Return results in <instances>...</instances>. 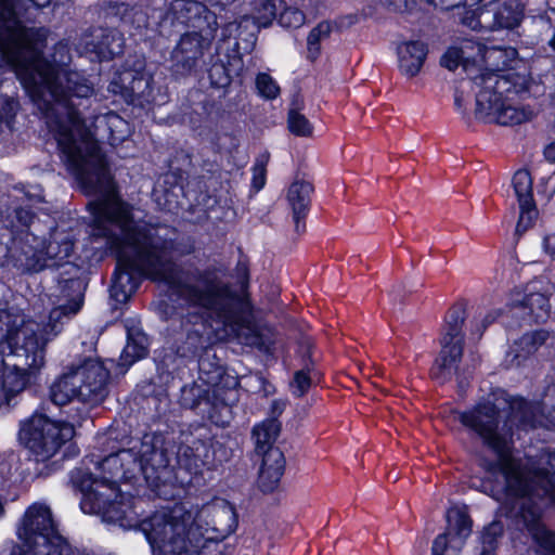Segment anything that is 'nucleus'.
Returning <instances> with one entry per match:
<instances>
[{
	"label": "nucleus",
	"mask_w": 555,
	"mask_h": 555,
	"mask_svg": "<svg viewBox=\"0 0 555 555\" xmlns=\"http://www.w3.org/2000/svg\"><path fill=\"white\" fill-rule=\"evenodd\" d=\"M517 51L512 47H487L473 39L451 47L441 57L450 70L463 67L475 92V116L485 122L514 126L531 120L537 111L515 103L528 93L538 96L544 88L525 73L513 72Z\"/></svg>",
	"instance_id": "obj_1"
},
{
	"label": "nucleus",
	"mask_w": 555,
	"mask_h": 555,
	"mask_svg": "<svg viewBox=\"0 0 555 555\" xmlns=\"http://www.w3.org/2000/svg\"><path fill=\"white\" fill-rule=\"evenodd\" d=\"M142 474L152 487H158L169 475L166 453L154 446L152 437H144L139 447L124 449L106 456L101 463L77 467L70 473V482L80 490V507L86 514H101L107 522L132 528L137 514L129 499L118 488L120 480H131Z\"/></svg>",
	"instance_id": "obj_2"
},
{
	"label": "nucleus",
	"mask_w": 555,
	"mask_h": 555,
	"mask_svg": "<svg viewBox=\"0 0 555 555\" xmlns=\"http://www.w3.org/2000/svg\"><path fill=\"white\" fill-rule=\"evenodd\" d=\"M62 293L66 302H60L43 325L29 320L15 332L11 353L3 360L0 380V402L25 389L33 375L44 364V347L62 330V318L75 315L82 306L81 283L77 280L65 282Z\"/></svg>",
	"instance_id": "obj_3"
},
{
	"label": "nucleus",
	"mask_w": 555,
	"mask_h": 555,
	"mask_svg": "<svg viewBox=\"0 0 555 555\" xmlns=\"http://www.w3.org/2000/svg\"><path fill=\"white\" fill-rule=\"evenodd\" d=\"M547 468L537 467L533 463L515 459H502L501 476L504 479V500L516 501L512 511L518 506L519 514L532 539L542 550L555 555V532L547 530L539 521L541 508L534 499L547 496L555 502V453L542 461Z\"/></svg>",
	"instance_id": "obj_4"
},
{
	"label": "nucleus",
	"mask_w": 555,
	"mask_h": 555,
	"mask_svg": "<svg viewBox=\"0 0 555 555\" xmlns=\"http://www.w3.org/2000/svg\"><path fill=\"white\" fill-rule=\"evenodd\" d=\"M194 512L189 504L155 513L144 521L142 531L153 552L163 555L201 554L202 539L195 531Z\"/></svg>",
	"instance_id": "obj_5"
},
{
	"label": "nucleus",
	"mask_w": 555,
	"mask_h": 555,
	"mask_svg": "<svg viewBox=\"0 0 555 555\" xmlns=\"http://www.w3.org/2000/svg\"><path fill=\"white\" fill-rule=\"evenodd\" d=\"M109 373L96 360L69 367L50 387L53 403L64 405L77 401L82 404L78 410L79 418L87 416L89 408L99 404L107 393Z\"/></svg>",
	"instance_id": "obj_6"
},
{
	"label": "nucleus",
	"mask_w": 555,
	"mask_h": 555,
	"mask_svg": "<svg viewBox=\"0 0 555 555\" xmlns=\"http://www.w3.org/2000/svg\"><path fill=\"white\" fill-rule=\"evenodd\" d=\"M515 399L511 402V415L507 416L501 408L494 403L491 397L478 402L474 408L459 413V421L468 429L481 438L483 443L499 454L496 464L498 473L501 475L502 459H509L504 455L507 448V440L512 435L514 425L526 427L522 421L521 410L515 406Z\"/></svg>",
	"instance_id": "obj_7"
},
{
	"label": "nucleus",
	"mask_w": 555,
	"mask_h": 555,
	"mask_svg": "<svg viewBox=\"0 0 555 555\" xmlns=\"http://www.w3.org/2000/svg\"><path fill=\"white\" fill-rule=\"evenodd\" d=\"M17 551L11 555H70L77 552L67 538L63 537L44 504L30 506L17 529Z\"/></svg>",
	"instance_id": "obj_8"
},
{
	"label": "nucleus",
	"mask_w": 555,
	"mask_h": 555,
	"mask_svg": "<svg viewBox=\"0 0 555 555\" xmlns=\"http://www.w3.org/2000/svg\"><path fill=\"white\" fill-rule=\"evenodd\" d=\"M76 235L70 229L67 231L56 227L46 245L44 241L31 232H26L14 243L13 257L16 264L26 271H39L44 267L59 264L73 253Z\"/></svg>",
	"instance_id": "obj_9"
},
{
	"label": "nucleus",
	"mask_w": 555,
	"mask_h": 555,
	"mask_svg": "<svg viewBox=\"0 0 555 555\" xmlns=\"http://www.w3.org/2000/svg\"><path fill=\"white\" fill-rule=\"evenodd\" d=\"M74 435L73 424L54 422L42 414H34L21 424L18 438L37 462H46Z\"/></svg>",
	"instance_id": "obj_10"
},
{
	"label": "nucleus",
	"mask_w": 555,
	"mask_h": 555,
	"mask_svg": "<svg viewBox=\"0 0 555 555\" xmlns=\"http://www.w3.org/2000/svg\"><path fill=\"white\" fill-rule=\"evenodd\" d=\"M194 512L195 531L202 539V552H214V546L234 532L237 518L233 506L223 499H216L202 506L190 504Z\"/></svg>",
	"instance_id": "obj_11"
},
{
	"label": "nucleus",
	"mask_w": 555,
	"mask_h": 555,
	"mask_svg": "<svg viewBox=\"0 0 555 555\" xmlns=\"http://www.w3.org/2000/svg\"><path fill=\"white\" fill-rule=\"evenodd\" d=\"M465 318L466 310L462 305L452 307L446 318V325L441 336V351L431 367V377L440 384L453 376L462 358V326Z\"/></svg>",
	"instance_id": "obj_12"
},
{
	"label": "nucleus",
	"mask_w": 555,
	"mask_h": 555,
	"mask_svg": "<svg viewBox=\"0 0 555 555\" xmlns=\"http://www.w3.org/2000/svg\"><path fill=\"white\" fill-rule=\"evenodd\" d=\"M154 15L160 18L157 23L160 33L175 24L193 27V31H201L206 36H214L218 28L216 14L194 0H175L164 15L160 11H154Z\"/></svg>",
	"instance_id": "obj_13"
},
{
	"label": "nucleus",
	"mask_w": 555,
	"mask_h": 555,
	"mask_svg": "<svg viewBox=\"0 0 555 555\" xmlns=\"http://www.w3.org/2000/svg\"><path fill=\"white\" fill-rule=\"evenodd\" d=\"M446 531L433 542V555L461 553L473 532V519L465 505H452L446 512Z\"/></svg>",
	"instance_id": "obj_14"
},
{
	"label": "nucleus",
	"mask_w": 555,
	"mask_h": 555,
	"mask_svg": "<svg viewBox=\"0 0 555 555\" xmlns=\"http://www.w3.org/2000/svg\"><path fill=\"white\" fill-rule=\"evenodd\" d=\"M522 9L517 0H493L481 7L478 20H463L470 29L514 28L520 23Z\"/></svg>",
	"instance_id": "obj_15"
},
{
	"label": "nucleus",
	"mask_w": 555,
	"mask_h": 555,
	"mask_svg": "<svg viewBox=\"0 0 555 555\" xmlns=\"http://www.w3.org/2000/svg\"><path fill=\"white\" fill-rule=\"evenodd\" d=\"M214 36H206L201 31H191L183 35L171 53L172 67L177 73H188L203 56Z\"/></svg>",
	"instance_id": "obj_16"
},
{
	"label": "nucleus",
	"mask_w": 555,
	"mask_h": 555,
	"mask_svg": "<svg viewBox=\"0 0 555 555\" xmlns=\"http://www.w3.org/2000/svg\"><path fill=\"white\" fill-rule=\"evenodd\" d=\"M513 188L517 197L520 215L516 225V232H525L531 227L538 211L533 202L532 179L527 170H518L513 177Z\"/></svg>",
	"instance_id": "obj_17"
},
{
	"label": "nucleus",
	"mask_w": 555,
	"mask_h": 555,
	"mask_svg": "<svg viewBox=\"0 0 555 555\" xmlns=\"http://www.w3.org/2000/svg\"><path fill=\"white\" fill-rule=\"evenodd\" d=\"M553 339L554 336L544 330L524 334L509 347L505 357L506 364L508 366H520L534 354L541 346L547 345L548 340Z\"/></svg>",
	"instance_id": "obj_18"
},
{
	"label": "nucleus",
	"mask_w": 555,
	"mask_h": 555,
	"mask_svg": "<svg viewBox=\"0 0 555 555\" xmlns=\"http://www.w3.org/2000/svg\"><path fill=\"white\" fill-rule=\"evenodd\" d=\"M285 459L281 450H270L261 455L257 487L263 493L274 492L284 473Z\"/></svg>",
	"instance_id": "obj_19"
},
{
	"label": "nucleus",
	"mask_w": 555,
	"mask_h": 555,
	"mask_svg": "<svg viewBox=\"0 0 555 555\" xmlns=\"http://www.w3.org/2000/svg\"><path fill=\"white\" fill-rule=\"evenodd\" d=\"M399 69L406 77L416 76L427 56V47L423 41H403L397 47Z\"/></svg>",
	"instance_id": "obj_20"
},
{
	"label": "nucleus",
	"mask_w": 555,
	"mask_h": 555,
	"mask_svg": "<svg viewBox=\"0 0 555 555\" xmlns=\"http://www.w3.org/2000/svg\"><path fill=\"white\" fill-rule=\"evenodd\" d=\"M312 192V184L302 179H296L288 188L287 201L292 207L295 230L298 233L305 230V223L301 220L308 212Z\"/></svg>",
	"instance_id": "obj_21"
},
{
	"label": "nucleus",
	"mask_w": 555,
	"mask_h": 555,
	"mask_svg": "<svg viewBox=\"0 0 555 555\" xmlns=\"http://www.w3.org/2000/svg\"><path fill=\"white\" fill-rule=\"evenodd\" d=\"M94 38L101 39L99 42H89L86 39L87 51L93 52L100 60H107L122 52L124 39L119 31L115 29L99 30L93 35Z\"/></svg>",
	"instance_id": "obj_22"
},
{
	"label": "nucleus",
	"mask_w": 555,
	"mask_h": 555,
	"mask_svg": "<svg viewBox=\"0 0 555 555\" xmlns=\"http://www.w3.org/2000/svg\"><path fill=\"white\" fill-rule=\"evenodd\" d=\"M280 423L276 420H266L253 428V440L256 453L261 456L266 455L270 450H280L274 447V442L280 434Z\"/></svg>",
	"instance_id": "obj_23"
},
{
	"label": "nucleus",
	"mask_w": 555,
	"mask_h": 555,
	"mask_svg": "<svg viewBox=\"0 0 555 555\" xmlns=\"http://www.w3.org/2000/svg\"><path fill=\"white\" fill-rule=\"evenodd\" d=\"M181 404L189 409H201L202 412H208L209 406L217 408V400L210 397L209 389L201 384H193L182 388Z\"/></svg>",
	"instance_id": "obj_24"
},
{
	"label": "nucleus",
	"mask_w": 555,
	"mask_h": 555,
	"mask_svg": "<svg viewBox=\"0 0 555 555\" xmlns=\"http://www.w3.org/2000/svg\"><path fill=\"white\" fill-rule=\"evenodd\" d=\"M95 125L98 129H103L108 132V141L111 145L121 143L130 133L128 122L113 112L98 117Z\"/></svg>",
	"instance_id": "obj_25"
},
{
	"label": "nucleus",
	"mask_w": 555,
	"mask_h": 555,
	"mask_svg": "<svg viewBox=\"0 0 555 555\" xmlns=\"http://www.w3.org/2000/svg\"><path fill=\"white\" fill-rule=\"evenodd\" d=\"M152 77L143 70V63L139 62V72L132 85L128 86V99L133 101L134 99H143L149 101L152 88Z\"/></svg>",
	"instance_id": "obj_26"
},
{
	"label": "nucleus",
	"mask_w": 555,
	"mask_h": 555,
	"mask_svg": "<svg viewBox=\"0 0 555 555\" xmlns=\"http://www.w3.org/2000/svg\"><path fill=\"white\" fill-rule=\"evenodd\" d=\"M147 353V339L141 334L137 333L128 337V343L124 349L122 358L125 362L132 363L142 359Z\"/></svg>",
	"instance_id": "obj_27"
},
{
	"label": "nucleus",
	"mask_w": 555,
	"mask_h": 555,
	"mask_svg": "<svg viewBox=\"0 0 555 555\" xmlns=\"http://www.w3.org/2000/svg\"><path fill=\"white\" fill-rule=\"evenodd\" d=\"M503 534V525L500 521H492L486 526L480 533L482 544L481 555H490L496 550L499 539Z\"/></svg>",
	"instance_id": "obj_28"
},
{
	"label": "nucleus",
	"mask_w": 555,
	"mask_h": 555,
	"mask_svg": "<svg viewBox=\"0 0 555 555\" xmlns=\"http://www.w3.org/2000/svg\"><path fill=\"white\" fill-rule=\"evenodd\" d=\"M525 306L529 309L535 322H543L550 314L548 299L541 293H530L525 299Z\"/></svg>",
	"instance_id": "obj_29"
},
{
	"label": "nucleus",
	"mask_w": 555,
	"mask_h": 555,
	"mask_svg": "<svg viewBox=\"0 0 555 555\" xmlns=\"http://www.w3.org/2000/svg\"><path fill=\"white\" fill-rule=\"evenodd\" d=\"M332 26L328 22L319 23L308 35L307 46L310 59H315L320 53V43L330 37Z\"/></svg>",
	"instance_id": "obj_30"
},
{
	"label": "nucleus",
	"mask_w": 555,
	"mask_h": 555,
	"mask_svg": "<svg viewBox=\"0 0 555 555\" xmlns=\"http://www.w3.org/2000/svg\"><path fill=\"white\" fill-rule=\"evenodd\" d=\"M138 72L139 65L134 69L126 68L122 72L117 73L112 79L108 90L112 93L120 94L128 100V86L130 87L132 85Z\"/></svg>",
	"instance_id": "obj_31"
},
{
	"label": "nucleus",
	"mask_w": 555,
	"mask_h": 555,
	"mask_svg": "<svg viewBox=\"0 0 555 555\" xmlns=\"http://www.w3.org/2000/svg\"><path fill=\"white\" fill-rule=\"evenodd\" d=\"M282 5V0H257L255 9L258 13V20L264 25L270 23L276 17Z\"/></svg>",
	"instance_id": "obj_32"
},
{
	"label": "nucleus",
	"mask_w": 555,
	"mask_h": 555,
	"mask_svg": "<svg viewBox=\"0 0 555 555\" xmlns=\"http://www.w3.org/2000/svg\"><path fill=\"white\" fill-rule=\"evenodd\" d=\"M178 463L181 467L191 474H198L204 462L199 455H196L192 448L182 447L178 453Z\"/></svg>",
	"instance_id": "obj_33"
},
{
	"label": "nucleus",
	"mask_w": 555,
	"mask_h": 555,
	"mask_svg": "<svg viewBox=\"0 0 555 555\" xmlns=\"http://www.w3.org/2000/svg\"><path fill=\"white\" fill-rule=\"evenodd\" d=\"M17 111V102L9 98H0V133L11 130Z\"/></svg>",
	"instance_id": "obj_34"
},
{
	"label": "nucleus",
	"mask_w": 555,
	"mask_h": 555,
	"mask_svg": "<svg viewBox=\"0 0 555 555\" xmlns=\"http://www.w3.org/2000/svg\"><path fill=\"white\" fill-rule=\"evenodd\" d=\"M288 128L291 132L300 137L310 135L313 129L309 120L295 109L288 113Z\"/></svg>",
	"instance_id": "obj_35"
},
{
	"label": "nucleus",
	"mask_w": 555,
	"mask_h": 555,
	"mask_svg": "<svg viewBox=\"0 0 555 555\" xmlns=\"http://www.w3.org/2000/svg\"><path fill=\"white\" fill-rule=\"evenodd\" d=\"M258 92L266 99H275L280 94V87L276 81L268 74H259L256 78Z\"/></svg>",
	"instance_id": "obj_36"
},
{
	"label": "nucleus",
	"mask_w": 555,
	"mask_h": 555,
	"mask_svg": "<svg viewBox=\"0 0 555 555\" xmlns=\"http://www.w3.org/2000/svg\"><path fill=\"white\" fill-rule=\"evenodd\" d=\"M312 385V376L309 371H297L289 385L291 391L295 397H302L306 395Z\"/></svg>",
	"instance_id": "obj_37"
},
{
	"label": "nucleus",
	"mask_w": 555,
	"mask_h": 555,
	"mask_svg": "<svg viewBox=\"0 0 555 555\" xmlns=\"http://www.w3.org/2000/svg\"><path fill=\"white\" fill-rule=\"evenodd\" d=\"M305 20V14L296 8H286L279 14V23L283 27L298 28Z\"/></svg>",
	"instance_id": "obj_38"
},
{
	"label": "nucleus",
	"mask_w": 555,
	"mask_h": 555,
	"mask_svg": "<svg viewBox=\"0 0 555 555\" xmlns=\"http://www.w3.org/2000/svg\"><path fill=\"white\" fill-rule=\"evenodd\" d=\"M122 21L125 24L133 25L135 29L151 27V23L149 22L146 13L139 9H131L128 13L125 14Z\"/></svg>",
	"instance_id": "obj_39"
},
{
	"label": "nucleus",
	"mask_w": 555,
	"mask_h": 555,
	"mask_svg": "<svg viewBox=\"0 0 555 555\" xmlns=\"http://www.w3.org/2000/svg\"><path fill=\"white\" fill-rule=\"evenodd\" d=\"M266 164L267 157L263 156L261 159H258L253 167L251 184L256 191L261 190L266 183Z\"/></svg>",
	"instance_id": "obj_40"
},
{
	"label": "nucleus",
	"mask_w": 555,
	"mask_h": 555,
	"mask_svg": "<svg viewBox=\"0 0 555 555\" xmlns=\"http://www.w3.org/2000/svg\"><path fill=\"white\" fill-rule=\"evenodd\" d=\"M499 315L498 311L490 312L486 315H479L474 321V328H473V335L477 338H479L482 334V332L486 330V327L493 322L496 317Z\"/></svg>",
	"instance_id": "obj_41"
},
{
	"label": "nucleus",
	"mask_w": 555,
	"mask_h": 555,
	"mask_svg": "<svg viewBox=\"0 0 555 555\" xmlns=\"http://www.w3.org/2000/svg\"><path fill=\"white\" fill-rule=\"evenodd\" d=\"M465 82H462L461 89L456 90L454 95V104L459 112L462 114H466L467 112V101L464 96Z\"/></svg>",
	"instance_id": "obj_42"
},
{
	"label": "nucleus",
	"mask_w": 555,
	"mask_h": 555,
	"mask_svg": "<svg viewBox=\"0 0 555 555\" xmlns=\"http://www.w3.org/2000/svg\"><path fill=\"white\" fill-rule=\"evenodd\" d=\"M544 250L555 260V234L546 235L543 240Z\"/></svg>",
	"instance_id": "obj_43"
},
{
	"label": "nucleus",
	"mask_w": 555,
	"mask_h": 555,
	"mask_svg": "<svg viewBox=\"0 0 555 555\" xmlns=\"http://www.w3.org/2000/svg\"><path fill=\"white\" fill-rule=\"evenodd\" d=\"M481 8H478L477 10H464L461 15V23L463 24V20L467 17L468 21L472 20H478V14L480 12Z\"/></svg>",
	"instance_id": "obj_44"
},
{
	"label": "nucleus",
	"mask_w": 555,
	"mask_h": 555,
	"mask_svg": "<svg viewBox=\"0 0 555 555\" xmlns=\"http://www.w3.org/2000/svg\"><path fill=\"white\" fill-rule=\"evenodd\" d=\"M544 156L548 162L555 163V141L545 146Z\"/></svg>",
	"instance_id": "obj_45"
},
{
	"label": "nucleus",
	"mask_w": 555,
	"mask_h": 555,
	"mask_svg": "<svg viewBox=\"0 0 555 555\" xmlns=\"http://www.w3.org/2000/svg\"><path fill=\"white\" fill-rule=\"evenodd\" d=\"M30 1L39 8H46L51 3V0H30Z\"/></svg>",
	"instance_id": "obj_46"
},
{
	"label": "nucleus",
	"mask_w": 555,
	"mask_h": 555,
	"mask_svg": "<svg viewBox=\"0 0 555 555\" xmlns=\"http://www.w3.org/2000/svg\"><path fill=\"white\" fill-rule=\"evenodd\" d=\"M491 495H492L495 500H498V501H501V500H502L501 494L499 493V491H498V492H493V491H492V492H491Z\"/></svg>",
	"instance_id": "obj_47"
},
{
	"label": "nucleus",
	"mask_w": 555,
	"mask_h": 555,
	"mask_svg": "<svg viewBox=\"0 0 555 555\" xmlns=\"http://www.w3.org/2000/svg\"><path fill=\"white\" fill-rule=\"evenodd\" d=\"M274 406H276V409L279 410V412L281 413L282 410L284 409V403H279V402H274Z\"/></svg>",
	"instance_id": "obj_48"
},
{
	"label": "nucleus",
	"mask_w": 555,
	"mask_h": 555,
	"mask_svg": "<svg viewBox=\"0 0 555 555\" xmlns=\"http://www.w3.org/2000/svg\"><path fill=\"white\" fill-rule=\"evenodd\" d=\"M467 2H469L470 4V8L475 4H477L480 0H466Z\"/></svg>",
	"instance_id": "obj_49"
},
{
	"label": "nucleus",
	"mask_w": 555,
	"mask_h": 555,
	"mask_svg": "<svg viewBox=\"0 0 555 555\" xmlns=\"http://www.w3.org/2000/svg\"><path fill=\"white\" fill-rule=\"evenodd\" d=\"M217 1L220 3L227 4V3L233 2L234 0H217Z\"/></svg>",
	"instance_id": "obj_50"
},
{
	"label": "nucleus",
	"mask_w": 555,
	"mask_h": 555,
	"mask_svg": "<svg viewBox=\"0 0 555 555\" xmlns=\"http://www.w3.org/2000/svg\"><path fill=\"white\" fill-rule=\"evenodd\" d=\"M263 391L266 395H269L271 392V389H269V388H267V386H264Z\"/></svg>",
	"instance_id": "obj_51"
}]
</instances>
